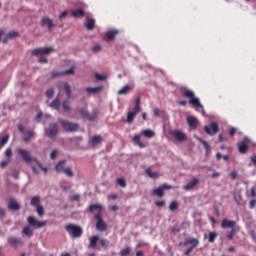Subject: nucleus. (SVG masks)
I'll return each instance as SVG.
<instances>
[{
  "instance_id": "nucleus-1",
  "label": "nucleus",
  "mask_w": 256,
  "mask_h": 256,
  "mask_svg": "<svg viewBox=\"0 0 256 256\" xmlns=\"http://www.w3.org/2000/svg\"><path fill=\"white\" fill-rule=\"evenodd\" d=\"M51 53H55V47L53 46L39 47L31 51L32 57H37L38 63L45 64L49 63L47 57H49Z\"/></svg>"
},
{
  "instance_id": "nucleus-2",
  "label": "nucleus",
  "mask_w": 256,
  "mask_h": 256,
  "mask_svg": "<svg viewBox=\"0 0 256 256\" xmlns=\"http://www.w3.org/2000/svg\"><path fill=\"white\" fill-rule=\"evenodd\" d=\"M27 221L29 225L22 229V233L23 235H26V237H33V229H31V227L34 229H41L47 225V221H39L34 216H28Z\"/></svg>"
},
{
  "instance_id": "nucleus-3",
  "label": "nucleus",
  "mask_w": 256,
  "mask_h": 256,
  "mask_svg": "<svg viewBox=\"0 0 256 256\" xmlns=\"http://www.w3.org/2000/svg\"><path fill=\"white\" fill-rule=\"evenodd\" d=\"M103 209V206L101 204H91L89 206L90 213H93L94 211H98L97 214H95L94 219H96V229L97 231H105L107 229V223L103 220L101 217V211Z\"/></svg>"
},
{
  "instance_id": "nucleus-4",
  "label": "nucleus",
  "mask_w": 256,
  "mask_h": 256,
  "mask_svg": "<svg viewBox=\"0 0 256 256\" xmlns=\"http://www.w3.org/2000/svg\"><path fill=\"white\" fill-rule=\"evenodd\" d=\"M182 96L186 99H189V105H192V107H195L196 111H199L201 109L202 111L205 110L203 107V104H201V101L199 98L195 96V92L193 90H189L187 88L184 89Z\"/></svg>"
},
{
  "instance_id": "nucleus-5",
  "label": "nucleus",
  "mask_w": 256,
  "mask_h": 256,
  "mask_svg": "<svg viewBox=\"0 0 256 256\" xmlns=\"http://www.w3.org/2000/svg\"><path fill=\"white\" fill-rule=\"evenodd\" d=\"M65 230L72 239H79L83 235V228L76 224H67Z\"/></svg>"
},
{
  "instance_id": "nucleus-6",
  "label": "nucleus",
  "mask_w": 256,
  "mask_h": 256,
  "mask_svg": "<svg viewBox=\"0 0 256 256\" xmlns=\"http://www.w3.org/2000/svg\"><path fill=\"white\" fill-rule=\"evenodd\" d=\"M59 123H61L64 131L67 133H74L75 131L79 130V124L69 122L67 120L59 119Z\"/></svg>"
},
{
  "instance_id": "nucleus-7",
  "label": "nucleus",
  "mask_w": 256,
  "mask_h": 256,
  "mask_svg": "<svg viewBox=\"0 0 256 256\" xmlns=\"http://www.w3.org/2000/svg\"><path fill=\"white\" fill-rule=\"evenodd\" d=\"M45 135L49 137V139H55L59 134V125L57 123H50L48 128H45Z\"/></svg>"
},
{
  "instance_id": "nucleus-8",
  "label": "nucleus",
  "mask_w": 256,
  "mask_h": 256,
  "mask_svg": "<svg viewBox=\"0 0 256 256\" xmlns=\"http://www.w3.org/2000/svg\"><path fill=\"white\" fill-rule=\"evenodd\" d=\"M184 245H190V247L184 252L185 256H190L193 252V249H195L199 245V239L197 238H190L184 241Z\"/></svg>"
},
{
  "instance_id": "nucleus-9",
  "label": "nucleus",
  "mask_w": 256,
  "mask_h": 256,
  "mask_svg": "<svg viewBox=\"0 0 256 256\" xmlns=\"http://www.w3.org/2000/svg\"><path fill=\"white\" fill-rule=\"evenodd\" d=\"M78 113L81 115L82 119H86L87 121H95V119L98 117L97 111L89 113L85 110V108H79Z\"/></svg>"
},
{
  "instance_id": "nucleus-10",
  "label": "nucleus",
  "mask_w": 256,
  "mask_h": 256,
  "mask_svg": "<svg viewBox=\"0 0 256 256\" xmlns=\"http://www.w3.org/2000/svg\"><path fill=\"white\" fill-rule=\"evenodd\" d=\"M18 153L22 157L23 161H25V163H32V161L35 163V159H37L31 156V152L23 148L18 149Z\"/></svg>"
},
{
  "instance_id": "nucleus-11",
  "label": "nucleus",
  "mask_w": 256,
  "mask_h": 256,
  "mask_svg": "<svg viewBox=\"0 0 256 256\" xmlns=\"http://www.w3.org/2000/svg\"><path fill=\"white\" fill-rule=\"evenodd\" d=\"M249 143H251V139L244 137L242 141L238 142V150L242 155L249 151Z\"/></svg>"
},
{
  "instance_id": "nucleus-12",
  "label": "nucleus",
  "mask_w": 256,
  "mask_h": 256,
  "mask_svg": "<svg viewBox=\"0 0 256 256\" xmlns=\"http://www.w3.org/2000/svg\"><path fill=\"white\" fill-rule=\"evenodd\" d=\"M204 131L207 135H217L219 133V124L211 122L209 126H204Z\"/></svg>"
},
{
  "instance_id": "nucleus-13",
  "label": "nucleus",
  "mask_w": 256,
  "mask_h": 256,
  "mask_svg": "<svg viewBox=\"0 0 256 256\" xmlns=\"http://www.w3.org/2000/svg\"><path fill=\"white\" fill-rule=\"evenodd\" d=\"M171 135L178 141V143H183L187 139V134L181 130H173L171 131Z\"/></svg>"
},
{
  "instance_id": "nucleus-14",
  "label": "nucleus",
  "mask_w": 256,
  "mask_h": 256,
  "mask_svg": "<svg viewBox=\"0 0 256 256\" xmlns=\"http://www.w3.org/2000/svg\"><path fill=\"white\" fill-rule=\"evenodd\" d=\"M40 25L41 27H47L48 31H53L57 27L49 17H43Z\"/></svg>"
},
{
  "instance_id": "nucleus-15",
  "label": "nucleus",
  "mask_w": 256,
  "mask_h": 256,
  "mask_svg": "<svg viewBox=\"0 0 256 256\" xmlns=\"http://www.w3.org/2000/svg\"><path fill=\"white\" fill-rule=\"evenodd\" d=\"M168 189H173V186L164 184L162 186H159L158 188H155L153 190V195H157L158 197H163L165 195V191Z\"/></svg>"
},
{
  "instance_id": "nucleus-16",
  "label": "nucleus",
  "mask_w": 256,
  "mask_h": 256,
  "mask_svg": "<svg viewBox=\"0 0 256 256\" xmlns=\"http://www.w3.org/2000/svg\"><path fill=\"white\" fill-rule=\"evenodd\" d=\"M201 183L199 178H192L187 185L183 187L184 191H193Z\"/></svg>"
},
{
  "instance_id": "nucleus-17",
  "label": "nucleus",
  "mask_w": 256,
  "mask_h": 256,
  "mask_svg": "<svg viewBox=\"0 0 256 256\" xmlns=\"http://www.w3.org/2000/svg\"><path fill=\"white\" fill-rule=\"evenodd\" d=\"M103 143V137L101 135H94L88 140L90 147H97Z\"/></svg>"
},
{
  "instance_id": "nucleus-18",
  "label": "nucleus",
  "mask_w": 256,
  "mask_h": 256,
  "mask_svg": "<svg viewBox=\"0 0 256 256\" xmlns=\"http://www.w3.org/2000/svg\"><path fill=\"white\" fill-rule=\"evenodd\" d=\"M75 73V70H74V68L72 67V68H70V69H68V70H66V71H61V72H59V71H53L52 73H51V77H52V79H55V77H62V75H73Z\"/></svg>"
},
{
  "instance_id": "nucleus-19",
  "label": "nucleus",
  "mask_w": 256,
  "mask_h": 256,
  "mask_svg": "<svg viewBox=\"0 0 256 256\" xmlns=\"http://www.w3.org/2000/svg\"><path fill=\"white\" fill-rule=\"evenodd\" d=\"M237 225V222H235L234 220H227V219H223L222 223H221V227L222 229H235Z\"/></svg>"
},
{
  "instance_id": "nucleus-20",
  "label": "nucleus",
  "mask_w": 256,
  "mask_h": 256,
  "mask_svg": "<svg viewBox=\"0 0 256 256\" xmlns=\"http://www.w3.org/2000/svg\"><path fill=\"white\" fill-rule=\"evenodd\" d=\"M187 123H188L190 129L195 131V129H197V127L199 125V120H197V118H195L193 116H190L187 118Z\"/></svg>"
},
{
  "instance_id": "nucleus-21",
  "label": "nucleus",
  "mask_w": 256,
  "mask_h": 256,
  "mask_svg": "<svg viewBox=\"0 0 256 256\" xmlns=\"http://www.w3.org/2000/svg\"><path fill=\"white\" fill-rule=\"evenodd\" d=\"M137 113H139V110L133 109V111L128 112L126 122L131 125L133 121H135V117H137Z\"/></svg>"
},
{
  "instance_id": "nucleus-22",
  "label": "nucleus",
  "mask_w": 256,
  "mask_h": 256,
  "mask_svg": "<svg viewBox=\"0 0 256 256\" xmlns=\"http://www.w3.org/2000/svg\"><path fill=\"white\" fill-rule=\"evenodd\" d=\"M117 35H119V30L110 29L106 32V40L113 41Z\"/></svg>"
},
{
  "instance_id": "nucleus-23",
  "label": "nucleus",
  "mask_w": 256,
  "mask_h": 256,
  "mask_svg": "<svg viewBox=\"0 0 256 256\" xmlns=\"http://www.w3.org/2000/svg\"><path fill=\"white\" fill-rule=\"evenodd\" d=\"M84 27H86V29H88V31H93V29H95V19L86 18V22L84 23Z\"/></svg>"
},
{
  "instance_id": "nucleus-24",
  "label": "nucleus",
  "mask_w": 256,
  "mask_h": 256,
  "mask_svg": "<svg viewBox=\"0 0 256 256\" xmlns=\"http://www.w3.org/2000/svg\"><path fill=\"white\" fill-rule=\"evenodd\" d=\"M103 91V86H97V87H88L86 88V93L89 95H95L97 93H101Z\"/></svg>"
},
{
  "instance_id": "nucleus-25",
  "label": "nucleus",
  "mask_w": 256,
  "mask_h": 256,
  "mask_svg": "<svg viewBox=\"0 0 256 256\" xmlns=\"http://www.w3.org/2000/svg\"><path fill=\"white\" fill-rule=\"evenodd\" d=\"M60 89H63V91L66 92L67 98L71 99V85H69V83L64 82L60 84Z\"/></svg>"
},
{
  "instance_id": "nucleus-26",
  "label": "nucleus",
  "mask_w": 256,
  "mask_h": 256,
  "mask_svg": "<svg viewBox=\"0 0 256 256\" xmlns=\"http://www.w3.org/2000/svg\"><path fill=\"white\" fill-rule=\"evenodd\" d=\"M71 15L73 17H76V19H80L81 17H85V10H83L82 8H78L76 10H72L71 11Z\"/></svg>"
},
{
  "instance_id": "nucleus-27",
  "label": "nucleus",
  "mask_w": 256,
  "mask_h": 256,
  "mask_svg": "<svg viewBox=\"0 0 256 256\" xmlns=\"http://www.w3.org/2000/svg\"><path fill=\"white\" fill-rule=\"evenodd\" d=\"M8 243H9V245H11V247H14L15 249H17V247L19 245H21V239L20 238H16V237H10L8 239Z\"/></svg>"
},
{
  "instance_id": "nucleus-28",
  "label": "nucleus",
  "mask_w": 256,
  "mask_h": 256,
  "mask_svg": "<svg viewBox=\"0 0 256 256\" xmlns=\"http://www.w3.org/2000/svg\"><path fill=\"white\" fill-rule=\"evenodd\" d=\"M89 247L91 249H96L97 248V243L99 242V235H94L89 238Z\"/></svg>"
},
{
  "instance_id": "nucleus-29",
  "label": "nucleus",
  "mask_w": 256,
  "mask_h": 256,
  "mask_svg": "<svg viewBox=\"0 0 256 256\" xmlns=\"http://www.w3.org/2000/svg\"><path fill=\"white\" fill-rule=\"evenodd\" d=\"M8 207L12 211H19V209H21V205H19V202L15 201V199L9 201Z\"/></svg>"
},
{
  "instance_id": "nucleus-30",
  "label": "nucleus",
  "mask_w": 256,
  "mask_h": 256,
  "mask_svg": "<svg viewBox=\"0 0 256 256\" xmlns=\"http://www.w3.org/2000/svg\"><path fill=\"white\" fill-rule=\"evenodd\" d=\"M65 163H67V160H61L56 164L55 169L57 173H63L65 171Z\"/></svg>"
},
{
  "instance_id": "nucleus-31",
  "label": "nucleus",
  "mask_w": 256,
  "mask_h": 256,
  "mask_svg": "<svg viewBox=\"0 0 256 256\" xmlns=\"http://www.w3.org/2000/svg\"><path fill=\"white\" fill-rule=\"evenodd\" d=\"M199 143L203 144V147L205 148L206 155H211V146L209 145V142L203 140L202 138H198Z\"/></svg>"
},
{
  "instance_id": "nucleus-32",
  "label": "nucleus",
  "mask_w": 256,
  "mask_h": 256,
  "mask_svg": "<svg viewBox=\"0 0 256 256\" xmlns=\"http://www.w3.org/2000/svg\"><path fill=\"white\" fill-rule=\"evenodd\" d=\"M110 246L111 242L107 238L100 239V247H102V249L107 250Z\"/></svg>"
},
{
  "instance_id": "nucleus-33",
  "label": "nucleus",
  "mask_w": 256,
  "mask_h": 256,
  "mask_svg": "<svg viewBox=\"0 0 256 256\" xmlns=\"http://www.w3.org/2000/svg\"><path fill=\"white\" fill-rule=\"evenodd\" d=\"M30 204L32 207H39L41 205V198H39V196H33L31 198Z\"/></svg>"
},
{
  "instance_id": "nucleus-34",
  "label": "nucleus",
  "mask_w": 256,
  "mask_h": 256,
  "mask_svg": "<svg viewBox=\"0 0 256 256\" xmlns=\"http://www.w3.org/2000/svg\"><path fill=\"white\" fill-rule=\"evenodd\" d=\"M145 173L150 177V179H157L159 177L157 172L151 171V167L146 168Z\"/></svg>"
},
{
  "instance_id": "nucleus-35",
  "label": "nucleus",
  "mask_w": 256,
  "mask_h": 256,
  "mask_svg": "<svg viewBox=\"0 0 256 256\" xmlns=\"http://www.w3.org/2000/svg\"><path fill=\"white\" fill-rule=\"evenodd\" d=\"M61 106V100L59 97H57L51 104L50 107L52 109H55L56 111H59V107Z\"/></svg>"
},
{
  "instance_id": "nucleus-36",
  "label": "nucleus",
  "mask_w": 256,
  "mask_h": 256,
  "mask_svg": "<svg viewBox=\"0 0 256 256\" xmlns=\"http://www.w3.org/2000/svg\"><path fill=\"white\" fill-rule=\"evenodd\" d=\"M142 135H144V137L147 139H151L155 137V132L153 130L146 129L142 131Z\"/></svg>"
},
{
  "instance_id": "nucleus-37",
  "label": "nucleus",
  "mask_w": 256,
  "mask_h": 256,
  "mask_svg": "<svg viewBox=\"0 0 256 256\" xmlns=\"http://www.w3.org/2000/svg\"><path fill=\"white\" fill-rule=\"evenodd\" d=\"M133 141L134 143H136V145H138V147H141V148L145 147V144L141 142V136L139 134L134 135Z\"/></svg>"
},
{
  "instance_id": "nucleus-38",
  "label": "nucleus",
  "mask_w": 256,
  "mask_h": 256,
  "mask_svg": "<svg viewBox=\"0 0 256 256\" xmlns=\"http://www.w3.org/2000/svg\"><path fill=\"white\" fill-rule=\"evenodd\" d=\"M62 107L65 113H69V111H71V102H69V100H64L62 103Z\"/></svg>"
},
{
  "instance_id": "nucleus-39",
  "label": "nucleus",
  "mask_w": 256,
  "mask_h": 256,
  "mask_svg": "<svg viewBox=\"0 0 256 256\" xmlns=\"http://www.w3.org/2000/svg\"><path fill=\"white\" fill-rule=\"evenodd\" d=\"M131 86L126 85L118 91V95H127L131 91Z\"/></svg>"
},
{
  "instance_id": "nucleus-40",
  "label": "nucleus",
  "mask_w": 256,
  "mask_h": 256,
  "mask_svg": "<svg viewBox=\"0 0 256 256\" xmlns=\"http://www.w3.org/2000/svg\"><path fill=\"white\" fill-rule=\"evenodd\" d=\"M218 234L216 232H210L208 234V241L209 243H215V239H217Z\"/></svg>"
},
{
  "instance_id": "nucleus-41",
  "label": "nucleus",
  "mask_w": 256,
  "mask_h": 256,
  "mask_svg": "<svg viewBox=\"0 0 256 256\" xmlns=\"http://www.w3.org/2000/svg\"><path fill=\"white\" fill-rule=\"evenodd\" d=\"M26 135H27V137H24V141H25V143H29V141H30L31 139H33V137L35 136V132H33V131H27V132H26Z\"/></svg>"
},
{
  "instance_id": "nucleus-42",
  "label": "nucleus",
  "mask_w": 256,
  "mask_h": 256,
  "mask_svg": "<svg viewBox=\"0 0 256 256\" xmlns=\"http://www.w3.org/2000/svg\"><path fill=\"white\" fill-rule=\"evenodd\" d=\"M169 209L170 211H177V209H179V203L177 201H172Z\"/></svg>"
},
{
  "instance_id": "nucleus-43",
  "label": "nucleus",
  "mask_w": 256,
  "mask_h": 256,
  "mask_svg": "<svg viewBox=\"0 0 256 256\" xmlns=\"http://www.w3.org/2000/svg\"><path fill=\"white\" fill-rule=\"evenodd\" d=\"M36 212L39 215V217H43L45 215V208L43 206H36Z\"/></svg>"
},
{
  "instance_id": "nucleus-44",
  "label": "nucleus",
  "mask_w": 256,
  "mask_h": 256,
  "mask_svg": "<svg viewBox=\"0 0 256 256\" xmlns=\"http://www.w3.org/2000/svg\"><path fill=\"white\" fill-rule=\"evenodd\" d=\"M9 143V135L4 136L0 141V149Z\"/></svg>"
},
{
  "instance_id": "nucleus-45",
  "label": "nucleus",
  "mask_w": 256,
  "mask_h": 256,
  "mask_svg": "<svg viewBox=\"0 0 256 256\" xmlns=\"http://www.w3.org/2000/svg\"><path fill=\"white\" fill-rule=\"evenodd\" d=\"M94 77L97 81H105L107 79L106 75L95 73Z\"/></svg>"
},
{
  "instance_id": "nucleus-46",
  "label": "nucleus",
  "mask_w": 256,
  "mask_h": 256,
  "mask_svg": "<svg viewBox=\"0 0 256 256\" xmlns=\"http://www.w3.org/2000/svg\"><path fill=\"white\" fill-rule=\"evenodd\" d=\"M6 36H8V39H15V38L19 37V32L11 31Z\"/></svg>"
},
{
  "instance_id": "nucleus-47",
  "label": "nucleus",
  "mask_w": 256,
  "mask_h": 256,
  "mask_svg": "<svg viewBox=\"0 0 256 256\" xmlns=\"http://www.w3.org/2000/svg\"><path fill=\"white\" fill-rule=\"evenodd\" d=\"M117 184L123 188L127 187V181H125V178H118Z\"/></svg>"
},
{
  "instance_id": "nucleus-48",
  "label": "nucleus",
  "mask_w": 256,
  "mask_h": 256,
  "mask_svg": "<svg viewBox=\"0 0 256 256\" xmlns=\"http://www.w3.org/2000/svg\"><path fill=\"white\" fill-rule=\"evenodd\" d=\"M134 109L136 111H141V98L140 97L136 98Z\"/></svg>"
},
{
  "instance_id": "nucleus-49",
  "label": "nucleus",
  "mask_w": 256,
  "mask_h": 256,
  "mask_svg": "<svg viewBox=\"0 0 256 256\" xmlns=\"http://www.w3.org/2000/svg\"><path fill=\"white\" fill-rule=\"evenodd\" d=\"M54 95H55V90L53 88H50L46 91V97H48V99H53Z\"/></svg>"
},
{
  "instance_id": "nucleus-50",
  "label": "nucleus",
  "mask_w": 256,
  "mask_h": 256,
  "mask_svg": "<svg viewBox=\"0 0 256 256\" xmlns=\"http://www.w3.org/2000/svg\"><path fill=\"white\" fill-rule=\"evenodd\" d=\"M34 161L38 165V167H40V169L44 171V173H47L48 171L47 167L43 166V164L39 161V159H34Z\"/></svg>"
},
{
  "instance_id": "nucleus-51",
  "label": "nucleus",
  "mask_w": 256,
  "mask_h": 256,
  "mask_svg": "<svg viewBox=\"0 0 256 256\" xmlns=\"http://www.w3.org/2000/svg\"><path fill=\"white\" fill-rule=\"evenodd\" d=\"M130 253H131V247H126L120 251L121 256H126V255H129Z\"/></svg>"
},
{
  "instance_id": "nucleus-52",
  "label": "nucleus",
  "mask_w": 256,
  "mask_h": 256,
  "mask_svg": "<svg viewBox=\"0 0 256 256\" xmlns=\"http://www.w3.org/2000/svg\"><path fill=\"white\" fill-rule=\"evenodd\" d=\"M63 173L67 175V177H73L74 173L73 170L70 167H67L63 170Z\"/></svg>"
},
{
  "instance_id": "nucleus-53",
  "label": "nucleus",
  "mask_w": 256,
  "mask_h": 256,
  "mask_svg": "<svg viewBox=\"0 0 256 256\" xmlns=\"http://www.w3.org/2000/svg\"><path fill=\"white\" fill-rule=\"evenodd\" d=\"M236 233H237V230H236L235 228L232 229V230L228 233L227 239H229V240L231 241V240L235 237Z\"/></svg>"
},
{
  "instance_id": "nucleus-54",
  "label": "nucleus",
  "mask_w": 256,
  "mask_h": 256,
  "mask_svg": "<svg viewBox=\"0 0 256 256\" xmlns=\"http://www.w3.org/2000/svg\"><path fill=\"white\" fill-rule=\"evenodd\" d=\"M103 48L101 47V44H95L93 47H92V51L93 53H99V51H101Z\"/></svg>"
},
{
  "instance_id": "nucleus-55",
  "label": "nucleus",
  "mask_w": 256,
  "mask_h": 256,
  "mask_svg": "<svg viewBox=\"0 0 256 256\" xmlns=\"http://www.w3.org/2000/svg\"><path fill=\"white\" fill-rule=\"evenodd\" d=\"M165 200H160L155 202L156 207H165Z\"/></svg>"
},
{
  "instance_id": "nucleus-56",
  "label": "nucleus",
  "mask_w": 256,
  "mask_h": 256,
  "mask_svg": "<svg viewBox=\"0 0 256 256\" xmlns=\"http://www.w3.org/2000/svg\"><path fill=\"white\" fill-rule=\"evenodd\" d=\"M57 155H59V151L53 150L50 154V159H57Z\"/></svg>"
},
{
  "instance_id": "nucleus-57",
  "label": "nucleus",
  "mask_w": 256,
  "mask_h": 256,
  "mask_svg": "<svg viewBox=\"0 0 256 256\" xmlns=\"http://www.w3.org/2000/svg\"><path fill=\"white\" fill-rule=\"evenodd\" d=\"M171 231L174 235H177V233L181 231V228H179V226H174L172 227Z\"/></svg>"
},
{
  "instance_id": "nucleus-58",
  "label": "nucleus",
  "mask_w": 256,
  "mask_h": 256,
  "mask_svg": "<svg viewBox=\"0 0 256 256\" xmlns=\"http://www.w3.org/2000/svg\"><path fill=\"white\" fill-rule=\"evenodd\" d=\"M67 15H69V11L65 10L59 15V19L63 20L65 17H67Z\"/></svg>"
},
{
  "instance_id": "nucleus-59",
  "label": "nucleus",
  "mask_w": 256,
  "mask_h": 256,
  "mask_svg": "<svg viewBox=\"0 0 256 256\" xmlns=\"http://www.w3.org/2000/svg\"><path fill=\"white\" fill-rule=\"evenodd\" d=\"M43 118V113L42 112H39L38 114H37V116L35 117V121L37 122V123H41V119Z\"/></svg>"
},
{
  "instance_id": "nucleus-60",
  "label": "nucleus",
  "mask_w": 256,
  "mask_h": 256,
  "mask_svg": "<svg viewBox=\"0 0 256 256\" xmlns=\"http://www.w3.org/2000/svg\"><path fill=\"white\" fill-rule=\"evenodd\" d=\"M235 133H237V128H234V127L230 128L229 130L230 137H235Z\"/></svg>"
},
{
  "instance_id": "nucleus-61",
  "label": "nucleus",
  "mask_w": 256,
  "mask_h": 256,
  "mask_svg": "<svg viewBox=\"0 0 256 256\" xmlns=\"http://www.w3.org/2000/svg\"><path fill=\"white\" fill-rule=\"evenodd\" d=\"M5 155H6V157H12L13 151L11 150V148H7L6 149Z\"/></svg>"
},
{
  "instance_id": "nucleus-62",
  "label": "nucleus",
  "mask_w": 256,
  "mask_h": 256,
  "mask_svg": "<svg viewBox=\"0 0 256 256\" xmlns=\"http://www.w3.org/2000/svg\"><path fill=\"white\" fill-rule=\"evenodd\" d=\"M230 177H231L232 180L237 179V177H238L237 172H236V171H232V172L230 173Z\"/></svg>"
},
{
  "instance_id": "nucleus-63",
  "label": "nucleus",
  "mask_w": 256,
  "mask_h": 256,
  "mask_svg": "<svg viewBox=\"0 0 256 256\" xmlns=\"http://www.w3.org/2000/svg\"><path fill=\"white\" fill-rule=\"evenodd\" d=\"M72 201H79L81 199V196L79 194H75L71 197Z\"/></svg>"
},
{
  "instance_id": "nucleus-64",
  "label": "nucleus",
  "mask_w": 256,
  "mask_h": 256,
  "mask_svg": "<svg viewBox=\"0 0 256 256\" xmlns=\"http://www.w3.org/2000/svg\"><path fill=\"white\" fill-rule=\"evenodd\" d=\"M255 205H256V200H255V199L251 200V201H250V204H249V207H250L251 209H255Z\"/></svg>"
}]
</instances>
